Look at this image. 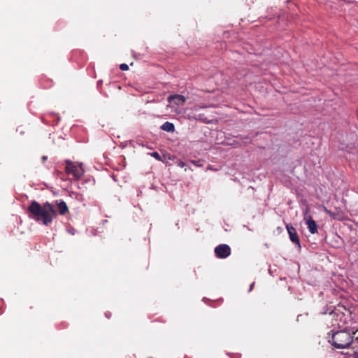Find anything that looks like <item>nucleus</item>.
I'll return each instance as SVG.
<instances>
[{"label":"nucleus","mask_w":358,"mask_h":358,"mask_svg":"<svg viewBox=\"0 0 358 358\" xmlns=\"http://www.w3.org/2000/svg\"><path fill=\"white\" fill-rule=\"evenodd\" d=\"M358 339V330L353 331L345 329L343 331H338L333 333L329 342L338 349L348 348L353 342V339Z\"/></svg>","instance_id":"nucleus-2"},{"label":"nucleus","mask_w":358,"mask_h":358,"mask_svg":"<svg viewBox=\"0 0 358 358\" xmlns=\"http://www.w3.org/2000/svg\"><path fill=\"white\" fill-rule=\"evenodd\" d=\"M55 204L57 208L58 213L61 215H64L69 212V207L66 202L63 200H57Z\"/></svg>","instance_id":"nucleus-9"},{"label":"nucleus","mask_w":358,"mask_h":358,"mask_svg":"<svg viewBox=\"0 0 358 358\" xmlns=\"http://www.w3.org/2000/svg\"><path fill=\"white\" fill-rule=\"evenodd\" d=\"M169 103H174L177 106H182L186 101V98L180 94H174L168 97Z\"/></svg>","instance_id":"nucleus-8"},{"label":"nucleus","mask_w":358,"mask_h":358,"mask_svg":"<svg viewBox=\"0 0 358 358\" xmlns=\"http://www.w3.org/2000/svg\"><path fill=\"white\" fill-rule=\"evenodd\" d=\"M199 162V161H192V163L194 164L195 166H201V164Z\"/></svg>","instance_id":"nucleus-15"},{"label":"nucleus","mask_w":358,"mask_h":358,"mask_svg":"<svg viewBox=\"0 0 358 358\" xmlns=\"http://www.w3.org/2000/svg\"><path fill=\"white\" fill-rule=\"evenodd\" d=\"M254 282L251 285L250 289L253 288Z\"/></svg>","instance_id":"nucleus-19"},{"label":"nucleus","mask_w":358,"mask_h":358,"mask_svg":"<svg viewBox=\"0 0 358 358\" xmlns=\"http://www.w3.org/2000/svg\"><path fill=\"white\" fill-rule=\"evenodd\" d=\"M304 220L306 222L308 229L309 231L312 234H315L317 233V225L315 220L312 218L311 215H306V216L303 217Z\"/></svg>","instance_id":"nucleus-7"},{"label":"nucleus","mask_w":358,"mask_h":358,"mask_svg":"<svg viewBox=\"0 0 358 358\" xmlns=\"http://www.w3.org/2000/svg\"><path fill=\"white\" fill-rule=\"evenodd\" d=\"M286 229L287 230L290 241L292 243L296 244L298 245V247L300 248H301L300 240H299V236L297 234V232H296L295 228L292 226V224H287L286 225Z\"/></svg>","instance_id":"nucleus-6"},{"label":"nucleus","mask_w":358,"mask_h":358,"mask_svg":"<svg viewBox=\"0 0 358 358\" xmlns=\"http://www.w3.org/2000/svg\"><path fill=\"white\" fill-rule=\"evenodd\" d=\"M324 212L326 213L329 214V215H331L332 217L335 216V213H332L331 210H328L326 207L324 208Z\"/></svg>","instance_id":"nucleus-14"},{"label":"nucleus","mask_w":358,"mask_h":358,"mask_svg":"<svg viewBox=\"0 0 358 358\" xmlns=\"http://www.w3.org/2000/svg\"><path fill=\"white\" fill-rule=\"evenodd\" d=\"M66 172L68 174H71L76 180H79L84 174V169L82 164H78L71 161H66Z\"/></svg>","instance_id":"nucleus-3"},{"label":"nucleus","mask_w":358,"mask_h":358,"mask_svg":"<svg viewBox=\"0 0 358 358\" xmlns=\"http://www.w3.org/2000/svg\"><path fill=\"white\" fill-rule=\"evenodd\" d=\"M27 211L30 218L45 226H49L57 216L54 205L48 201L41 205L36 201H31Z\"/></svg>","instance_id":"nucleus-1"},{"label":"nucleus","mask_w":358,"mask_h":358,"mask_svg":"<svg viewBox=\"0 0 358 358\" xmlns=\"http://www.w3.org/2000/svg\"><path fill=\"white\" fill-rule=\"evenodd\" d=\"M345 358H358V352L354 350H350L346 352Z\"/></svg>","instance_id":"nucleus-11"},{"label":"nucleus","mask_w":358,"mask_h":358,"mask_svg":"<svg viewBox=\"0 0 358 358\" xmlns=\"http://www.w3.org/2000/svg\"><path fill=\"white\" fill-rule=\"evenodd\" d=\"M120 69L122 70V71H127L129 69V66L127 64H121L120 65Z\"/></svg>","instance_id":"nucleus-13"},{"label":"nucleus","mask_w":358,"mask_h":358,"mask_svg":"<svg viewBox=\"0 0 358 358\" xmlns=\"http://www.w3.org/2000/svg\"><path fill=\"white\" fill-rule=\"evenodd\" d=\"M161 129L168 132H173L175 131V126L171 122H166L161 126Z\"/></svg>","instance_id":"nucleus-10"},{"label":"nucleus","mask_w":358,"mask_h":358,"mask_svg":"<svg viewBox=\"0 0 358 358\" xmlns=\"http://www.w3.org/2000/svg\"><path fill=\"white\" fill-rule=\"evenodd\" d=\"M198 106H194L193 108L189 110V111L186 112V118L189 120H196L200 121L203 123L208 124L210 123L211 121L209 120L204 114L198 113Z\"/></svg>","instance_id":"nucleus-4"},{"label":"nucleus","mask_w":358,"mask_h":358,"mask_svg":"<svg viewBox=\"0 0 358 358\" xmlns=\"http://www.w3.org/2000/svg\"><path fill=\"white\" fill-rule=\"evenodd\" d=\"M215 256L220 259H225L231 255V248L227 244H220L214 250Z\"/></svg>","instance_id":"nucleus-5"},{"label":"nucleus","mask_w":358,"mask_h":358,"mask_svg":"<svg viewBox=\"0 0 358 358\" xmlns=\"http://www.w3.org/2000/svg\"><path fill=\"white\" fill-rule=\"evenodd\" d=\"M306 215H309V208H306V210L304 212V217L306 216Z\"/></svg>","instance_id":"nucleus-16"},{"label":"nucleus","mask_w":358,"mask_h":358,"mask_svg":"<svg viewBox=\"0 0 358 358\" xmlns=\"http://www.w3.org/2000/svg\"><path fill=\"white\" fill-rule=\"evenodd\" d=\"M46 159H47V157H45V156H43V158H42L43 161L46 160Z\"/></svg>","instance_id":"nucleus-18"},{"label":"nucleus","mask_w":358,"mask_h":358,"mask_svg":"<svg viewBox=\"0 0 358 358\" xmlns=\"http://www.w3.org/2000/svg\"><path fill=\"white\" fill-rule=\"evenodd\" d=\"M151 156H152L159 161L162 160L161 156L157 152H153L152 153H151Z\"/></svg>","instance_id":"nucleus-12"},{"label":"nucleus","mask_w":358,"mask_h":358,"mask_svg":"<svg viewBox=\"0 0 358 358\" xmlns=\"http://www.w3.org/2000/svg\"><path fill=\"white\" fill-rule=\"evenodd\" d=\"M179 166H181V167H183V166H185V163H184V162H180L179 163Z\"/></svg>","instance_id":"nucleus-17"}]
</instances>
